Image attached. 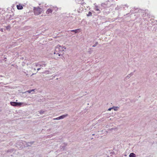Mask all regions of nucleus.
<instances>
[{"label": "nucleus", "mask_w": 157, "mask_h": 157, "mask_svg": "<svg viewBox=\"0 0 157 157\" xmlns=\"http://www.w3.org/2000/svg\"><path fill=\"white\" fill-rule=\"evenodd\" d=\"M125 6H126V8H127L128 6L126 5H125Z\"/></svg>", "instance_id": "nucleus-26"}, {"label": "nucleus", "mask_w": 157, "mask_h": 157, "mask_svg": "<svg viewBox=\"0 0 157 157\" xmlns=\"http://www.w3.org/2000/svg\"><path fill=\"white\" fill-rule=\"evenodd\" d=\"M129 157H136V155L133 153H131L129 155Z\"/></svg>", "instance_id": "nucleus-12"}, {"label": "nucleus", "mask_w": 157, "mask_h": 157, "mask_svg": "<svg viewBox=\"0 0 157 157\" xmlns=\"http://www.w3.org/2000/svg\"><path fill=\"white\" fill-rule=\"evenodd\" d=\"M94 10L97 11L98 13H99L100 11L98 6H96L94 8Z\"/></svg>", "instance_id": "nucleus-8"}, {"label": "nucleus", "mask_w": 157, "mask_h": 157, "mask_svg": "<svg viewBox=\"0 0 157 157\" xmlns=\"http://www.w3.org/2000/svg\"><path fill=\"white\" fill-rule=\"evenodd\" d=\"M98 44V42H96V43L95 44H94V45H93L92 47H96L97 45Z\"/></svg>", "instance_id": "nucleus-19"}, {"label": "nucleus", "mask_w": 157, "mask_h": 157, "mask_svg": "<svg viewBox=\"0 0 157 157\" xmlns=\"http://www.w3.org/2000/svg\"><path fill=\"white\" fill-rule=\"evenodd\" d=\"M1 31L2 32L3 31V29H1Z\"/></svg>", "instance_id": "nucleus-27"}, {"label": "nucleus", "mask_w": 157, "mask_h": 157, "mask_svg": "<svg viewBox=\"0 0 157 157\" xmlns=\"http://www.w3.org/2000/svg\"><path fill=\"white\" fill-rule=\"evenodd\" d=\"M52 12V10L50 9H48L46 12V13L47 14H49V13H51Z\"/></svg>", "instance_id": "nucleus-6"}, {"label": "nucleus", "mask_w": 157, "mask_h": 157, "mask_svg": "<svg viewBox=\"0 0 157 157\" xmlns=\"http://www.w3.org/2000/svg\"><path fill=\"white\" fill-rule=\"evenodd\" d=\"M91 15H92L91 13L90 12H89V13H88V14L87 15V16H90Z\"/></svg>", "instance_id": "nucleus-17"}, {"label": "nucleus", "mask_w": 157, "mask_h": 157, "mask_svg": "<svg viewBox=\"0 0 157 157\" xmlns=\"http://www.w3.org/2000/svg\"><path fill=\"white\" fill-rule=\"evenodd\" d=\"M94 134H92V136H94Z\"/></svg>", "instance_id": "nucleus-30"}, {"label": "nucleus", "mask_w": 157, "mask_h": 157, "mask_svg": "<svg viewBox=\"0 0 157 157\" xmlns=\"http://www.w3.org/2000/svg\"><path fill=\"white\" fill-rule=\"evenodd\" d=\"M66 49V48L64 46H61L60 45H58L56 47L55 51L54 52V54L55 56H60L62 55L63 53V52L64 50Z\"/></svg>", "instance_id": "nucleus-1"}, {"label": "nucleus", "mask_w": 157, "mask_h": 157, "mask_svg": "<svg viewBox=\"0 0 157 157\" xmlns=\"http://www.w3.org/2000/svg\"><path fill=\"white\" fill-rule=\"evenodd\" d=\"M54 9L56 11H57L58 10V8L57 7H53Z\"/></svg>", "instance_id": "nucleus-16"}, {"label": "nucleus", "mask_w": 157, "mask_h": 157, "mask_svg": "<svg viewBox=\"0 0 157 157\" xmlns=\"http://www.w3.org/2000/svg\"><path fill=\"white\" fill-rule=\"evenodd\" d=\"M34 143V142H29L27 143V144H26V146H30L31 145H32L33 143Z\"/></svg>", "instance_id": "nucleus-11"}, {"label": "nucleus", "mask_w": 157, "mask_h": 157, "mask_svg": "<svg viewBox=\"0 0 157 157\" xmlns=\"http://www.w3.org/2000/svg\"><path fill=\"white\" fill-rule=\"evenodd\" d=\"M53 120H60V119L59 117H58L54 118Z\"/></svg>", "instance_id": "nucleus-20"}, {"label": "nucleus", "mask_w": 157, "mask_h": 157, "mask_svg": "<svg viewBox=\"0 0 157 157\" xmlns=\"http://www.w3.org/2000/svg\"><path fill=\"white\" fill-rule=\"evenodd\" d=\"M133 75V72L129 74V75L130 76H132Z\"/></svg>", "instance_id": "nucleus-21"}, {"label": "nucleus", "mask_w": 157, "mask_h": 157, "mask_svg": "<svg viewBox=\"0 0 157 157\" xmlns=\"http://www.w3.org/2000/svg\"><path fill=\"white\" fill-rule=\"evenodd\" d=\"M130 77V76L129 75H128L127 76V77H127V78H129Z\"/></svg>", "instance_id": "nucleus-23"}, {"label": "nucleus", "mask_w": 157, "mask_h": 157, "mask_svg": "<svg viewBox=\"0 0 157 157\" xmlns=\"http://www.w3.org/2000/svg\"><path fill=\"white\" fill-rule=\"evenodd\" d=\"M104 5V3H102L101 5L102 6H103V5Z\"/></svg>", "instance_id": "nucleus-28"}, {"label": "nucleus", "mask_w": 157, "mask_h": 157, "mask_svg": "<svg viewBox=\"0 0 157 157\" xmlns=\"http://www.w3.org/2000/svg\"><path fill=\"white\" fill-rule=\"evenodd\" d=\"M131 13H133L134 12L133 11V10H132L131 11Z\"/></svg>", "instance_id": "nucleus-25"}, {"label": "nucleus", "mask_w": 157, "mask_h": 157, "mask_svg": "<svg viewBox=\"0 0 157 157\" xmlns=\"http://www.w3.org/2000/svg\"><path fill=\"white\" fill-rule=\"evenodd\" d=\"M113 109V107L111 108H109V109H108V110L109 111H110V110H111V109Z\"/></svg>", "instance_id": "nucleus-22"}, {"label": "nucleus", "mask_w": 157, "mask_h": 157, "mask_svg": "<svg viewBox=\"0 0 157 157\" xmlns=\"http://www.w3.org/2000/svg\"><path fill=\"white\" fill-rule=\"evenodd\" d=\"M93 139V138H91V140H92V139Z\"/></svg>", "instance_id": "nucleus-31"}, {"label": "nucleus", "mask_w": 157, "mask_h": 157, "mask_svg": "<svg viewBox=\"0 0 157 157\" xmlns=\"http://www.w3.org/2000/svg\"><path fill=\"white\" fill-rule=\"evenodd\" d=\"M17 7L18 10H22L23 8V6L20 4L17 5Z\"/></svg>", "instance_id": "nucleus-9"}, {"label": "nucleus", "mask_w": 157, "mask_h": 157, "mask_svg": "<svg viewBox=\"0 0 157 157\" xmlns=\"http://www.w3.org/2000/svg\"><path fill=\"white\" fill-rule=\"evenodd\" d=\"M39 112L40 114H42L44 113V111L42 110H41Z\"/></svg>", "instance_id": "nucleus-14"}, {"label": "nucleus", "mask_w": 157, "mask_h": 157, "mask_svg": "<svg viewBox=\"0 0 157 157\" xmlns=\"http://www.w3.org/2000/svg\"><path fill=\"white\" fill-rule=\"evenodd\" d=\"M41 68L40 67V68H38L37 69V71H39V70H40Z\"/></svg>", "instance_id": "nucleus-24"}, {"label": "nucleus", "mask_w": 157, "mask_h": 157, "mask_svg": "<svg viewBox=\"0 0 157 157\" xmlns=\"http://www.w3.org/2000/svg\"><path fill=\"white\" fill-rule=\"evenodd\" d=\"M11 105L13 106H20L21 105L22 106L25 105H27L26 103L21 102H15L11 101L10 102Z\"/></svg>", "instance_id": "nucleus-3"}, {"label": "nucleus", "mask_w": 157, "mask_h": 157, "mask_svg": "<svg viewBox=\"0 0 157 157\" xmlns=\"http://www.w3.org/2000/svg\"><path fill=\"white\" fill-rule=\"evenodd\" d=\"M10 28V25H8V26H7L6 27V29H9Z\"/></svg>", "instance_id": "nucleus-18"}, {"label": "nucleus", "mask_w": 157, "mask_h": 157, "mask_svg": "<svg viewBox=\"0 0 157 157\" xmlns=\"http://www.w3.org/2000/svg\"><path fill=\"white\" fill-rule=\"evenodd\" d=\"M67 145V144L63 143L62 144L60 147V151H63L65 149Z\"/></svg>", "instance_id": "nucleus-5"}, {"label": "nucleus", "mask_w": 157, "mask_h": 157, "mask_svg": "<svg viewBox=\"0 0 157 157\" xmlns=\"http://www.w3.org/2000/svg\"><path fill=\"white\" fill-rule=\"evenodd\" d=\"M2 77V75H0V78L1 77Z\"/></svg>", "instance_id": "nucleus-29"}, {"label": "nucleus", "mask_w": 157, "mask_h": 157, "mask_svg": "<svg viewBox=\"0 0 157 157\" xmlns=\"http://www.w3.org/2000/svg\"><path fill=\"white\" fill-rule=\"evenodd\" d=\"M35 89H32L31 90H29L27 91L26 92H28L29 93H31L32 94H33L35 92Z\"/></svg>", "instance_id": "nucleus-7"}, {"label": "nucleus", "mask_w": 157, "mask_h": 157, "mask_svg": "<svg viewBox=\"0 0 157 157\" xmlns=\"http://www.w3.org/2000/svg\"><path fill=\"white\" fill-rule=\"evenodd\" d=\"M67 116H68V114H65V115H63L62 116H59V117L60 119H63L64 118H65V117H67Z\"/></svg>", "instance_id": "nucleus-10"}, {"label": "nucleus", "mask_w": 157, "mask_h": 157, "mask_svg": "<svg viewBox=\"0 0 157 157\" xmlns=\"http://www.w3.org/2000/svg\"><path fill=\"white\" fill-rule=\"evenodd\" d=\"M47 63L44 61L39 62L37 63H35V66L36 67H40L41 68L43 67H45Z\"/></svg>", "instance_id": "nucleus-4"}, {"label": "nucleus", "mask_w": 157, "mask_h": 157, "mask_svg": "<svg viewBox=\"0 0 157 157\" xmlns=\"http://www.w3.org/2000/svg\"><path fill=\"white\" fill-rule=\"evenodd\" d=\"M79 30L78 29H75V30H73L70 31L71 32H74L75 33H77L78 32V31Z\"/></svg>", "instance_id": "nucleus-13"}, {"label": "nucleus", "mask_w": 157, "mask_h": 157, "mask_svg": "<svg viewBox=\"0 0 157 157\" xmlns=\"http://www.w3.org/2000/svg\"><path fill=\"white\" fill-rule=\"evenodd\" d=\"M33 10L35 14L36 15H38L40 14L43 11L42 9L39 7L37 8L34 7Z\"/></svg>", "instance_id": "nucleus-2"}, {"label": "nucleus", "mask_w": 157, "mask_h": 157, "mask_svg": "<svg viewBox=\"0 0 157 157\" xmlns=\"http://www.w3.org/2000/svg\"><path fill=\"white\" fill-rule=\"evenodd\" d=\"M113 108L115 111H117V109L118 108V107H113Z\"/></svg>", "instance_id": "nucleus-15"}]
</instances>
